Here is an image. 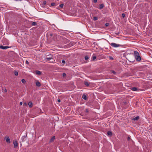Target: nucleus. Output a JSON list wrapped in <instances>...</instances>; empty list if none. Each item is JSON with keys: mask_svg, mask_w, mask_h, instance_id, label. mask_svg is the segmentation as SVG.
Returning <instances> with one entry per match:
<instances>
[{"mask_svg": "<svg viewBox=\"0 0 152 152\" xmlns=\"http://www.w3.org/2000/svg\"><path fill=\"white\" fill-rule=\"evenodd\" d=\"M26 64H29V62L27 60H26Z\"/></svg>", "mask_w": 152, "mask_h": 152, "instance_id": "f704fd0d", "label": "nucleus"}, {"mask_svg": "<svg viewBox=\"0 0 152 152\" xmlns=\"http://www.w3.org/2000/svg\"><path fill=\"white\" fill-rule=\"evenodd\" d=\"M13 144L15 148H17L18 146V143L17 140L13 142Z\"/></svg>", "mask_w": 152, "mask_h": 152, "instance_id": "423d86ee", "label": "nucleus"}, {"mask_svg": "<svg viewBox=\"0 0 152 152\" xmlns=\"http://www.w3.org/2000/svg\"><path fill=\"white\" fill-rule=\"evenodd\" d=\"M46 4V1H44L43 2L42 4L43 5H45Z\"/></svg>", "mask_w": 152, "mask_h": 152, "instance_id": "7c9ffc66", "label": "nucleus"}, {"mask_svg": "<svg viewBox=\"0 0 152 152\" xmlns=\"http://www.w3.org/2000/svg\"><path fill=\"white\" fill-rule=\"evenodd\" d=\"M111 72L112 73H113L114 75H115L116 74V72L114 71V70H111Z\"/></svg>", "mask_w": 152, "mask_h": 152, "instance_id": "a878e982", "label": "nucleus"}, {"mask_svg": "<svg viewBox=\"0 0 152 152\" xmlns=\"http://www.w3.org/2000/svg\"><path fill=\"white\" fill-rule=\"evenodd\" d=\"M140 117L139 116H137L136 117L132 119V120L136 121L139 119Z\"/></svg>", "mask_w": 152, "mask_h": 152, "instance_id": "1a4fd4ad", "label": "nucleus"}, {"mask_svg": "<svg viewBox=\"0 0 152 152\" xmlns=\"http://www.w3.org/2000/svg\"><path fill=\"white\" fill-rule=\"evenodd\" d=\"M92 57L93 60H94L96 58V56L94 55V54H93V55Z\"/></svg>", "mask_w": 152, "mask_h": 152, "instance_id": "a211bd4d", "label": "nucleus"}, {"mask_svg": "<svg viewBox=\"0 0 152 152\" xmlns=\"http://www.w3.org/2000/svg\"><path fill=\"white\" fill-rule=\"evenodd\" d=\"M109 25V23H107L105 24V26L106 27L108 26Z\"/></svg>", "mask_w": 152, "mask_h": 152, "instance_id": "c756f323", "label": "nucleus"}, {"mask_svg": "<svg viewBox=\"0 0 152 152\" xmlns=\"http://www.w3.org/2000/svg\"><path fill=\"white\" fill-rule=\"evenodd\" d=\"M21 81L22 83H25L26 82L25 80L24 79H22L21 80Z\"/></svg>", "mask_w": 152, "mask_h": 152, "instance_id": "4be33fe9", "label": "nucleus"}, {"mask_svg": "<svg viewBox=\"0 0 152 152\" xmlns=\"http://www.w3.org/2000/svg\"><path fill=\"white\" fill-rule=\"evenodd\" d=\"M58 102H61V100L60 99H58L57 100Z\"/></svg>", "mask_w": 152, "mask_h": 152, "instance_id": "58836bf2", "label": "nucleus"}, {"mask_svg": "<svg viewBox=\"0 0 152 152\" xmlns=\"http://www.w3.org/2000/svg\"><path fill=\"white\" fill-rule=\"evenodd\" d=\"M119 34V33H115V34H116L117 35H118Z\"/></svg>", "mask_w": 152, "mask_h": 152, "instance_id": "a19ab883", "label": "nucleus"}, {"mask_svg": "<svg viewBox=\"0 0 152 152\" xmlns=\"http://www.w3.org/2000/svg\"><path fill=\"white\" fill-rule=\"evenodd\" d=\"M35 83L36 86L37 87H40L41 86V83L38 81H37Z\"/></svg>", "mask_w": 152, "mask_h": 152, "instance_id": "0eeeda50", "label": "nucleus"}, {"mask_svg": "<svg viewBox=\"0 0 152 152\" xmlns=\"http://www.w3.org/2000/svg\"><path fill=\"white\" fill-rule=\"evenodd\" d=\"M37 25V23L35 22H33L31 23L32 26H35Z\"/></svg>", "mask_w": 152, "mask_h": 152, "instance_id": "dca6fc26", "label": "nucleus"}, {"mask_svg": "<svg viewBox=\"0 0 152 152\" xmlns=\"http://www.w3.org/2000/svg\"><path fill=\"white\" fill-rule=\"evenodd\" d=\"M55 138V136H54L53 137L51 138L50 140L53 141L54 140Z\"/></svg>", "mask_w": 152, "mask_h": 152, "instance_id": "bb28decb", "label": "nucleus"}, {"mask_svg": "<svg viewBox=\"0 0 152 152\" xmlns=\"http://www.w3.org/2000/svg\"><path fill=\"white\" fill-rule=\"evenodd\" d=\"M35 72L38 75H41L42 74L41 72L39 70L35 71Z\"/></svg>", "mask_w": 152, "mask_h": 152, "instance_id": "6e6552de", "label": "nucleus"}, {"mask_svg": "<svg viewBox=\"0 0 152 152\" xmlns=\"http://www.w3.org/2000/svg\"><path fill=\"white\" fill-rule=\"evenodd\" d=\"M84 83L85 85L87 86H88L89 85L88 82H84Z\"/></svg>", "mask_w": 152, "mask_h": 152, "instance_id": "6ab92c4d", "label": "nucleus"}, {"mask_svg": "<svg viewBox=\"0 0 152 152\" xmlns=\"http://www.w3.org/2000/svg\"><path fill=\"white\" fill-rule=\"evenodd\" d=\"M130 139H131V138L130 137H127V140H129Z\"/></svg>", "mask_w": 152, "mask_h": 152, "instance_id": "4c0bfd02", "label": "nucleus"}, {"mask_svg": "<svg viewBox=\"0 0 152 152\" xmlns=\"http://www.w3.org/2000/svg\"><path fill=\"white\" fill-rule=\"evenodd\" d=\"M4 91H5V92H7V89H5L4 90Z\"/></svg>", "mask_w": 152, "mask_h": 152, "instance_id": "79ce46f5", "label": "nucleus"}, {"mask_svg": "<svg viewBox=\"0 0 152 152\" xmlns=\"http://www.w3.org/2000/svg\"><path fill=\"white\" fill-rule=\"evenodd\" d=\"M107 134L109 136H112L113 134L111 132H110V131H108L107 132Z\"/></svg>", "mask_w": 152, "mask_h": 152, "instance_id": "2eb2a0df", "label": "nucleus"}, {"mask_svg": "<svg viewBox=\"0 0 152 152\" xmlns=\"http://www.w3.org/2000/svg\"><path fill=\"white\" fill-rule=\"evenodd\" d=\"M28 105H29V107H32L33 106L32 102H29L28 103Z\"/></svg>", "mask_w": 152, "mask_h": 152, "instance_id": "9b49d317", "label": "nucleus"}, {"mask_svg": "<svg viewBox=\"0 0 152 152\" xmlns=\"http://www.w3.org/2000/svg\"><path fill=\"white\" fill-rule=\"evenodd\" d=\"M63 6H64V4H60L59 5V7H60L61 8H62L63 7Z\"/></svg>", "mask_w": 152, "mask_h": 152, "instance_id": "b1692460", "label": "nucleus"}, {"mask_svg": "<svg viewBox=\"0 0 152 152\" xmlns=\"http://www.w3.org/2000/svg\"><path fill=\"white\" fill-rule=\"evenodd\" d=\"M55 3H52L51 4V5L52 6H53L55 5Z\"/></svg>", "mask_w": 152, "mask_h": 152, "instance_id": "2f4dec72", "label": "nucleus"}, {"mask_svg": "<svg viewBox=\"0 0 152 152\" xmlns=\"http://www.w3.org/2000/svg\"><path fill=\"white\" fill-rule=\"evenodd\" d=\"M131 90H132V91H136L137 90V88L136 87H132L131 88Z\"/></svg>", "mask_w": 152, "mask_h": 152, "instance_id": "f8f14e48", "label": "nucleus"}, {"mask_svg": "<svg viewBox=\"0 0 152 152\" xmlns=\"http://www.w3.org/2000/svg\"><path fill=\"white\" fill-rule=\"evenodd\" d=\"M98 19V18L96 17H94L93 18V20H96Z\"/></svg>", "mask_w": 152, "mask_h": 152, "instance_id": "412c9836", "label": "nucleus"}, {"mask_svg": "<svg viewBox=\"0 0 152 152\" xmlns=\"http://www.w3.org/2000/svg\"><path fill=\"white\" fill-rule=\"evenodd\" d=\"M62 62L63 63H65V61L64 60H62Z\"/></svg>", "mask_w": 152, "mask_h": 152, "instance_id": "e433bc0d", "label": "nucleus"}, {"mask_svg": "<svg viewBox=\"0 0 152 152\" xmlns=\"http://www.w3.org/2000/svg\"><path fill=\"white\" fill-rule=\"evenodd\" d=\"M134 55L137 61H140L141 60V58L140 56L139 53L137 51H134Z\"/></svg>", "mask_w": 152, "mask_h": 152, "instance_id": "f257e3e1", "label": "nucleus"}, {"mask_svg": "<svg viewBox=\"0 0 152 152\" xmlns=\"http://www.w3.org/2000/svg\"><path fill=\"white\" fill-rule=\"evenodd\" d=\"M125 16V15L124 13H123L122 14V16L123 17V18H124Z\"/></svg>", "mask_w": 152, "mask_h": 152, "instance_id": "c85d7f7f", "label": "nucleus"}, {"mask_svg": "<svg viewBox=\"0 0 152 152\" xmlns=\"http://www.w3.org/2000/svg\"><path fill=\"white\" fill-rule=\"evenodd\" d=\"M82 98H83L84 100H86L87 99V96L83 94L82 96Z\"/></svg>", "mask_w": 152, "mask_h": 152, "instance_id": "4468645a", "label": "nucleus"}, {"mask_svg": "<svg viewBox=\"0 0 152 152\" xmlns=\"http://www.w3.org/2000/svg\"><path fill=\"white\" fill-rule=\"evenodd\" d=\"M110 44L112 47L114 48H117L121 46V45L115 43H110Z\"/></svg>", "mask_w": 152, "mask_h": 152, "instance_id": "f03ea898", "label": "nucleus"}, {"mask_svg": "<svg viewBox=\"0 0 152 152\" xmlns=\"http://www.w3.org/2000/svg\"><path fill=\"white\" fill-rule=\"evenodd\" d=\"M63 39L64 41V43H68L69 42V40H68L67 39H66L65 38H64Z\"/></svg>", "mask_w": 152, "mask_h": 152, "instance_id": "9d476101", "label": "nucleus"}, {"mask_svg": "<svg viewBox=\"0 0 152 152\" xmlns=\"http://www.w3.org/2000/svg\"><path fill=\"white\" fill-rule=\"evenodd\" d=\"M63 77H64L66 76V74L65 73H64L62 74Z\"/></svg>", "mask_w": 152, "mask_h": 152, "instance_id": "cd10ccee", "label": "nucleus"}, {"mask_svg": "<svg viewBox=\"0 0 152 152\" xmlns=\"http://www.w3.org/2000/svg\"><path fill=\"white\" fill-rule=\"evenodd\" d=\"M104 5L103 4H101L100 5L99 9L100 10L102 9L104 7Z\"/></svg>", "mask_w": 152, "mask_h": 152, "instance_id": "ddd939ff", "label": "nucleus"}, {"mask_svg": "<svg viewBox=\"0 0 152 152\" xmlns=\"http://www.w3.org/2000/svg\"><path fill=\"white\" fill-rule=\"evenodd\" d=\"M97 0H94L93 1L94 3H96L97 2Z\"/></svg>", "mask_w": 152, "mask_h": 152, "instance_id": "c9c22d12", "label": "nucleus"}, {"mask_svg": "<svg viewBox=\"0 0 152 152\" xmlns=\"http://www.w3.org/2000/svg\"><path fill=\"white\" fill-rule=\"evenodd\" d=\"M52 57H47L46 58V59L47 61H50V59H52Z\"/></svg>", "mask_w": 152, "mask_h": 152, "instance_id": "aec40b11", "label": "nucleus"}, {"mask_svg": "<svg viewBox=\"0 0 152 152\" xmlns=\"http://www.w3.org/2000/svg\"><path fill=\"white\" fill-rule=\"evenodd\" d=\"M14 74L16 76H17L18 75V72L17 71H15L14 72Z\"/></svg>", "mask_w": 152, "mask_h": 152, "instance_id": "393cba45", "label": "nucleus"}, {"mask_svg": "<svg viewBox=\"0 0 152 152\" xmlns=\"http://www.w3.org/2000/svg\"><path fill=\"white\" fill-rule=\"evenodd\" d=\"M89 58L88 57V56H86L85 57V59L86 60H88Z\"/></svg>", "mask_w": 152, "mask_h": 152, "instance_id": "5701e85b", "label": "nucleus"}, {"mask_svg": "<svg viewBox=\"0 0 152 152\" xmlns=\"http://www.w3.org/2000/svg\"><path fill=\"white\" fill-rule=\"evenodd\" d=\"M89 112V110L88 109H86L83 112L81 113L80 115H87L88 113Z\"/></svg>", "mask_w": 152, "mask_h": 152, "instance_id": "7ed1b4c3", "label": "nucleus"}, {"mask_svg": "<svg viewBox=\"0 0 152 152\" xmlns=\"http://www.w3.org/2000/svg\"><path fill=\"white\" fill-rule=\"evenodd\" d=\"M4 139L5 140L6 142L8 143H10V139L8 136H6L5 137Z\"/></svg>", "mask_w": 152, "mask_h": 152, "instance_id": "20e7f679", "label": "nucleus"}, {"mask_svg": "<svg viewBox=\"0 0 152 152\" xmlns=\"http://www.w3.org/2000/svg\"><path fill=\"white\" fill-rule=\"evenodd\" d=\"M23 104V103L22 102H20V105H22Z\"/></svg>", "mask_w": 152, "mask_h": 152, "instance_id": "ea45409f", "label": "nucleus"}, {"mask_svg": "<svg viewBox=\"0 0 152 152\" xmlns=\"http://www.w3.org/2000/svg\"><path fill=\"white\" fill-rule=\"evenodd\" d=\"M27 104L26 102H24L23 103V106H27Z\"/></svg>", "mask_w": 152, "mask_h": 152, "instance_id": "473e14b6", "label": "nucleus"}, {"mask_svg": "<svg viewBox=\"0 0 152 152\" xmlns=\"http://www.w3.org/2000/svg\"><path fill=\"white\" fill-rule=\"evenodd\" d=\"M10 48L9 47L7 46H3L2 45H0V48L3 50L6 49L8 48Z\"/></svg>", "mask_w": 152, "mask_h": 152, "instance_id": "39448f33", "label": "nucleus"}, {"mask_svg": "<svg viewBox=\"0 0 152 152\" xmlns=\"http://www.w3.org/2000/svg\"><path fill=\"white\" fill-rule=\"evenodd\" d=\"M20 0H16V1H20Z\"/></svg>", "mask_w": 152, "mask_h": 152, "instance_id": "c03bdc74", "label": "nucleus"}, {"mask_svg": "<svg viewBox=\"0 0 152 152\" xmlns=\"http://www.w3.org/2000/svg\"><path fill=\"white\" fill-rule=\"evenodd\" d=\"M109 57L110 59V60H113V58L112 57L109 56Z\"/></svg>", "mask_w": 152, "mask_h": 152, "instance_id": "72a5a7b5", "label": "nucleus"}, {"mask_svg": "<svg viewBox=\"0 0 152 152\" xmlns=\"http://www.w3.org/2000/svg\"><path fill=\"white\" fill-rule=\"evenodd\" d=\"M50 36H53V34H50Z\"/></svg>", "mask_w": 152, "mask_h": 152, "instance_id": "37998d69", "label": "nucleus"}, {"mask_svg": "<svg viewBox=\"0 0 152 152\" xmlns=\"http://www.w3.org/2000/svg\"><path fill=\"white\" fill-rule=\"evenodd\" d=\"M26 138V136H23V137L22 138V141H23V142L25 141L26 140L25 139V138Z\"/></svg>", "mask_w": 152, "mask_h": 152, "instance_id": "f3484780", "label": "nucleus"}]
</instances>
